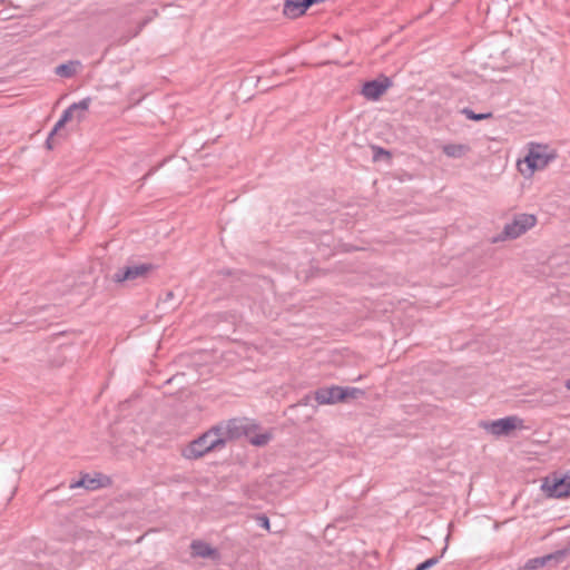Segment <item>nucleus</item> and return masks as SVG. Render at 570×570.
I'll use <instances>...</instances> for the list:
<instances>
[{
	"instance_id": "4468645a",
	"label": "nucleus",
	"mask_w": 570,
	"mask_h": 570,
	"mask_svg": "<svg viewBox=\"0 0 570 570\" xmlns=\"http://www.w3.org/2000/svg\"><path fill=\"white\" fill-rule=\"evenodd\" d=\"M469 151V147L462 144H449L443 146V153L448 157L460 158Z\"/></svg>"
},
{
	"instance_id": "f257e3e1",
	"label": "nucleus",
	"mask_w": 570,
	"mask_h": 570,
	"mask_svg": "<svg viewBox=\"0 0 570 570\" xmlns=\"http://www.w3.org/2000/svg\"><path fill=\"white\" fill-rule=\"evenodd\" d=\"M223 446V439L219 438L215 426H213L184 448L181 455L188 460H196Z\"/></svg>"
},
{
	"instance_id": "9d476101",
	"label": "nucleus",
	"mask_w": 570,
	"mask_h": 570,
	"mask_svg": "<svg viewBox=\"0 0 570 570\" xmlns=\"http://www.w3.org/2000/svg\"><path fill=\"white\" fill-rule=\"evenodd\" d=\"M344 395L341 386L322 387L315 392V400L320 404H334L344 401Z\"/></svg>"
},
{
	"instance_id": "0eeeda50",
	"label": "nucleus",
	"mask_w": 570,
	"mask_h": 570,
	"mask_svg": "<svg viewBox=\"0 0 570 570\" xmlns=\"http://www.w3.org/2000/svg\"><path fill=\"white\" fill-rule=\"evenodd\" d=\"M523 421L517 416H507L492 421L488 429L493 435H507L511 431L522 428Z\"/></svg>"
},
{
	"instance_id": "f8f14e48",
	"label": "nucleus",
	"mask_w": 570,
	"mask_h": 570,
	"mask_svg": "<svg viewBox=\"0 0 570 570\" xmlns=\"http://www.w3.org/2000/svg\"><path fill=\"white\" fill-rule=\"evenodd\" d=\"M191 553L195 557L215 559L218 557L216 549L212 548L208 543L203 541H193L190 544Z\"/></svg>"
},
{
	"instance_id": "bb28decb",
	"label": "nucleus",
	"mask_w": 570,
	"mask_h": 570,
	"mask_svg": "<svg viewBox=\"0 0 570 570\" xmlns=\"http://www.w3.org/2000/svg\"><path fill=\"white\" fill-rule=\"evenodd\" d=\"M77 116H79V111H76V112H75V117H73V119H77Z\"/></svg>"
},
{
	"instance_id": "412c9836",
	"label": "nucleus",
	"mask_w": 570,
	"mask_h": 570,
	"mask_svg": "<svg viewBox=\"0 0 570 570\" xmlns=\"http://www.w3.org/2000/svg\"><path fill=\"white\" fill-rule=\"evenodd\" d=\"M256 521L259 527L268 530L269 529V519L265 514H258L256 517Z\"/></svg>"
},
{
	"instance_id": "ddd939ff",
	"label": "nucleus",
	"mask_w": 570,
	"mask_h": 570,
	"mask_svg": "<svg viewBox=\"0 0 570 570\" xmlns=\"http://www.w3.org/2000/svg\"><path fill=\"white\" fill-rule=\"evenodd\" d=\"M105 483L100 478H91L89 474H83L80 480L70 483V489L83 488L86 490H96L104 487Z\"/></svg>"
},
{
	"instance_id": "4be33fe9",
	"label": "nucleus",
	"mask_w": 570,
	"mask_h": 570,
	"mask_svg": "<svg viewBox=\"0 0 570 570\" xmlns=\"http://www.w3.org/2000/svg\"><path fill=\"white\" fill-rule=\"evenodd\" d=\"M175 298V294L171 291L165 293V296L160 299V305H166L168 302Z\"/></svg>"
},
{
	"instance_id": "dca6fc26",
	"label": "nucleus",
	"mask_w": 570,
	"mask_h": 570,
	"mask_svg": "<svg viewBox=\"0 0 570 570\" xmlns=\"http://www.w3.org/2000/svg\"><path fill=\"white\" fill-rule=\"evenodd\" d=\"M463 115H465V117L470 120H474V121H479V120H483V119H489L492 117V114L491 112H485V114H475L472 109L470 108H463L462 111H461Z\"/></svg>"
},
{
	"instance_id": "a211bd4d",
	"label": "nucleus",
	"mask_w": 570,
	"mask_h": 570,
	"mask_svg": "<svg viewBox=\"0 0 570 570\" xmlns=\"http://www.w3.org/2000/svg\"><path fill=\"white\" fill-rule=\"evenodd\" d=\"M446 549H448V546H445L443 548L440 557H432V558L425 560L424 562L420 563L414 570H428V569L432 568L433 566L438 564L440 561V558L444 554Z\"/></svg>"
},
{
	"instance_id": "6e6552de",
	"label": "nucleus",
	"mask_w": 570,
	"mask_h": 570,
	"mask_svg": "<svg viewBox=\"0 0 570 570\" xmlns=\"http://www.w3.org/2000/svg\"><path fill=\"white\" fill-rule=\"evenodd\" d=\"M390 87L391 80L389 78L366 81L363 85L362 95L368 100H377Z\"/></svg>"
},
{
	"instance_id": "393cba45",
	"label": "nucleus",
	"mask_w": 570,
	"mask_h": 570,
	"mask_svg": "<svg viewBox=\"0 0 570 570\" xmlns=\"http://www.w3.org/2000/svg\"><path fill=\"white\" fill-rule=\"evenodd\" d=\"M46 146L48 149H52L53 148V136H51V134H49L47 140H46Z\"/></svg>"
},
{
	"instance_id": "a878e982",
	"label": "nucleus",
	"mask_w": 570,
	"mask_h": 570,
	"mask_svg": "<svg viewBox=\"0 0 570 570\" xmlns=\"http://www.w3.org/2000/svg\"><path fill=\"white\" fill-rule=\"evenodd\" d=\"M564 385H566V387H567L568 390H570V379L566 381V384H564Z\"/></svg>"
},
{
	"instance_id": "39448f33",
	"label": "nucleus",
	"mask_w": 570,
	"mask_h": 570,
	"mask_svg": "<svg viewBox=\"0 0 570 570\" xmlns=\"http://www.w3.org/2000/svg\"><path fill=\"white\" fill-rule=\"evenodd\" d=\"M153 269L151 264H139L134 266H127L125 268L118 269L114 274V281L117 283H121L125 281H134L137 278H142L148 275V273Z\"/></svg>"
},
{
	"instance_id": "9b49d317",
	"label": "nucleus",
	"mask_w": 570,
	"mask_h": 570,
	"mask_svg": "<svg viewBox=\"0 0 570 570\" xmlns=\"http://www.w3.org/2000/svg\"><path fill=\"white\" fill-rule=\"evenodd\" d=\"M91 99L89 97L80 100L79 102H73L70 105L62 114L61 119L66 121V124L73 119L75 112L79 111V116H77V121L80 122L85 119L86 112L89 109Z\"/></svg>"
},
{
	"instance_id": "423d86ee",
	"label": "nucleus",
	"mask_w": 570,
	"mask_h": 570,
	"mask_svg": "<svg viewBox=\"0 0 570 570\" xmlns=\"http://www.w3.org/2000/svg\"><path fill=\"white\" fill-rule=\"evenodd\" d=\"M542 489L551 498H566L570 495V476L554 478L552 481L547 479Z\"/></svg>"
},
{
	"instance_id": "b1692460",
	"label": "nucleus",
	"mask_w": 570,
	"mask_h": 570,
	"mask_svg": "<svg viewBox=\"0 0 570 570\" xmlns=\"http://www.w3.org/2000/svg\"><path fill=\"white\" fill-rule=\"evenodd\" d=\"M65 125L66 121H62V119L60 118L50 131L51 136H55Z\"/></svg>"
},
{
	"instance_id": "5701e85b",
	"label": "nucleus",
	"mask_w": 570,
	"mask_h": 570,
	"mask_svg": "<svg viewBox=\"0 0 570 570\" xmlns=\"http://www.w3.org/2000/svg\"><path fill=\"white\" fill-rule=\"evenodd\" d=\"M65 125L66 121H62V119L60 118L50 131L51 136H55Z\"/></svg>"
},
{
	"instance_id": "f03ea898",
	"label": "nucleus",
	"mask_w": 570,
	"mask_h": 570,
	"mask_svg": "<svg viewBox=\"0 0 570 570\" xmlns=\"http://www.w3.org/2000/svg\"><path fill=\"white\" fill-rule=\"evenodd\" d=\"M554 158L556 155L549 151L548 146L531 142L528 155L523 163H518V167L522 175L531 176L535 170L543 169Z\"/></svg>"
},
{
	"instance_id": "1a4fd4ad",
	"label": "nucleus",
	"mask_w": 570,
	"mask_h": 570,
	"mask_svg": "<svg viewBox=\"0 0 570 570\" xmlns=\"http://www.w3.org/2000/svg\"><path fill=\"white\" fill-rule=\"evenodd\" d=\"M564 557H566V551L559 550L553 553H549L547 556L529 559L524 563L522 569L523 570H535V569L543 568V567L548 566L550 562L559 563L564 559Z\"/></svg>"
},
{
	"instance_id": "2eb2a0df",
	"label": "nucleus",
	"mask_w": 570,
	"mask_h": 570,
	"mask_svg": "<svg viewBox=\"0 0 570 570\" xmlns=\"http://www.w3.org/2000/svg\"><path fill=\"white\" fill-rule=\"evenodd\" d=\"M78 66H80L79 61H69L57 66L55 72L57 76L70 78L76 73Z\"/></svg>"
},
{
	"instance_id": "6ab92c4d",
	"label": "nucleus",
	"mask_w": 570,
	"mask_h": 570,
	"mask_svg": "<svg viewBox=\"0 0 570 570\" xmlns=\"http://www.w3.org/2000/svg\"><path fill=\"white\" fill-rule=\"evenodd\" d=\"M342 392L345 394L344 400L346 399H357L360 396H363L365 393L363 390L357 387H342Z\"/></svg>"
},
{
	"instance_id": "20e7f679",
	"label": "nucleus",
	"mask_w": 570,
	"mask_h": 570,
	"mask_svg": "<svg viewBox=\"0 0 570 570\" xmlns=\"http://www.w3.org/2000/svg\"><path fill=\"white\" fill-rule=\"evenodd\" d=\"M537 223V218L531 214H518L513 220L505 224L502 236L499 239H515L532 228Z\"/></svg>"
},
{
	"instance_id": "aec40b11",
	"label": "nucleus",
	"mask_w": 570,
	"mask_h": 570,
	"mask_svg": "<svg viewBox=\"0 0 570 570\" xmlns=\"http://www.w3.org/2000/svg\"><path fill=\"white\" fill-rule=\"evenodd\" d=\"M373 151H374V155H373V159L375 161L380 160L382 157H385L387 159L391 158V153L385 150L384 148L382 147H377V146H374L373 147Z\"/></svg>"
},
{
	"instance_id": "7ed1b4c3",
	"label": "nucleus",
	"mask_w": 570,
	"mask_h": 570,
	"mask_svg": "<svg viewBox=\"0 0 570 570\" xmlns=\"http://www.w3.org/2000/svg\"><path fill=\"white\" fill-rule=\"evenodd\" d=\"M219 438L223 439V445L242 436H249L253 425L247 419H232L214 425Z\"/></svg>"
},
{
	"instance_id": "f3484780",
	"label": "nucleus",
	"mask_w": 570,
	"mask_h": 570,
	"mask_svg": "<svg viewBox=\"0 0 570 570\" xmlns=\"http://www.w3.org/2000/svg\"><path fill=\"white\" fill-rule=\"evenodd\" d=\"M249 439V442L253 444V445H256V446H263L265 444H267L271 440V434L268 433H261V434H256V435H250L247 436Z\"/></svg>"
}]
</instances>
